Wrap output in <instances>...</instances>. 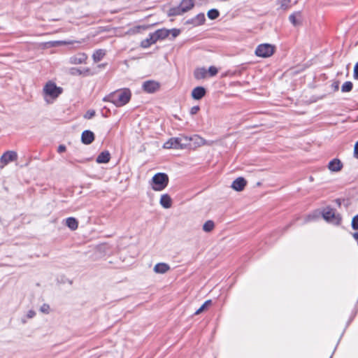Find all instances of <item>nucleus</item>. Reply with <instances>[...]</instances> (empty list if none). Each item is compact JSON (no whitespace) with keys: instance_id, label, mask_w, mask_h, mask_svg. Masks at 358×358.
Instances as JSON below:
<instances>
[{"instance_id":"33","label":"nucleus","mask_w":358,"mask_h":358,"mask_svg":"<svg viewBox=\"0 0 358 358\" xmlns=\"http://www.w3.org/2000/svg\"><path fill=\"white\" fill-rule=\"evenodd\" d=\"M96 114V112L94 110H88L84 115V118L87 120L92 119Z\"/></svg>"},{"instance_id":"22","label":"nucleus","mask_w":358,"mask_h":358,"mask_svg":"<svg viewBox=\"0 0 358 358\" xmlns=\"http://www.w3.org/2000/svg\"><path fill=\"white\" fill-rule=\"evenodd\" d=\"M66 224L71 230H76L78 227V220L73 217H69L66 219Z\"/></svg>"},{"instance_id":"14","label":"nucleus","mask_w":358,"mask_h":358,"mask_svg":"<svg viewBox=\"0 0 358 358\" xmlns=\"http://www.w3.org/2000/svg\"><path fill=\"white\" fill-rule=\"evenodd\" d=\"M343 166V163L337 158L333 159L328 164V169L332 172H338L341 171Z\"/></svg>"},{"instance_id":"36","label":"nucleus","mask_w":358,"mask_h":358,"mask_svg":"<svg viewBox=\"0 0 358 358\" xmlns=\"http://www.w3.org/2000/svg\"><path fill=\"white\" fill-rule=\"evenodd\" d=\"M169 31H170V34H171L172 37L173 38L177 37L180 34V29H176V28L171 29H169Z\"/></svg>"},{"instance_id":"18","label":"nucleus","mask_w":358,"mask_h":358,"mask_svg":"<svg viewBox=\"0 0 358 358\" xmlns=\"http://www.w3.org/2000/svg\"><path fill=\"white\" fill-rule=\"evenodd\" d=\"M159 203L163 208L167 209L171 207L172 199L168 194H164L161 196Z\"/></svg>"},{"instance_id":"12","label":"nucleus","mask_w":358,"mask_h":358,"mask_svg":"<svg viewBox=\"0 0 358 358\" xmlns=\"http://www.w3.org/2000/svg\"><path fill=\"white\" fill-rule=\"evenodd\" d=\"M206 94V90L204 87L197 86L192 90L191 96L194 100H200L205 96Z\"/></svg>"},{"instance_id":"42","label":"nucleus","mask_w":358,"mask_h":358,"mask_svg":"<svg viewBox=\"0 0 358 358\" xmlns=\"http://www.w3.org/2000/svg\"><path fill=\"white\" fill-rule=\"evenodd\" d=\"M66 146L64 145H59L57 148V152L59 153H62L66 151Z\"/></svg>"},{"instance_id":"45","label":"nucleus","mask_w":358,"mask_h":358,"mask_svg":"<svg viewBox=\"0 0 358 358\" xmlns=\"http://www.w3.org/2000/svg\"><path fill=\"white\" fill-rule=\"evenodd\" d=\"M287 8V6L285 3L281 4V8L285 10Z\"/></svg>"},{"instance_id":"20","label":"nucleus","mask_w":358,"mask_h":358,"mask_svg":"<svg viewBox=\"0 0 358 358\" xmlns=\"http://www.w3.org/2000/svg\"><path fill=\"white\" fill-rule=\"evenodd\" d=\"M179 5L182 11L186 13L194 6V0H182Z\"/></svg>"},{"instance_id":"1","label":"nucleus","mask_w":358,"mask_h":358,"mask_svg":"<svg viewBox=\"0 0 358 358\" xmlns=\"http://www.w3.org/2000/svg\"><path fill=\"white\" fill-rule=\"evenodd\" d=\"M131 92L129 89L124 88L110 93L103 98V101L113 103L116 107H122L129 102Z\"/></svg>"},{"instance_id":"48","label":"nucleus","mask_w":358,"mask_h":358,"mask_svg":"<svg viewBox=\"0 0 358 358\" xmlns=\"http://www.w3.org/2000/svg\"><path fill=\"white\" fill-rule=\"evenodd\" d=\"M313 180V177H312V176H310V180Z\"/></svg>"},{"instance_id":"21","label":"nucleus","mask_w":358,"mask_h":358,"mask_svg":"<svg viewBox=\"0 0 358 358\" xmlns=\"http://www.w3.org/2000/svg\"><path fill=\"white\" fill-rule=\"evenodd\" d=\"M170 269V266L166 263H157L154 267V271L157 273H165Z\"/></svg>"},{"instance_id":"17","label":"nucleus","mask_w":358,"mask_h":358,"mask_svg":"<svg viewBox=\"0 0 358 358\" xmlns=\"http://www.w3.org/2000/svg\"><path fill=\"white\" fill-rule=\"evenodd\" d=\"M110 159V152L108 150H104L96 157V162L98 164H106L109 162Z\"/></svg>"},{"instance_id":"32","label":"nucleus","mask_w":358,"mask_h":358,"mask_svg":"<svg viewBox=\"0 0 358 358\" xmlns=\"http://www.w3.org/2000/svg\"><path fill=\"white\" fill-rule=\"evenodd\" d=\"M351 227L354 230H358V214L352 217Z\"/></svg>"},{"instance_id":"29","label":"nucleus","mask_w":358,"mask_h":358,"mask_svg":"<svg viewBox=\"0 0 358 358\" xmlns=\"http://www.w3.org/2000/svg\"><path fill=\"white\" fill-rule=\"evenodd\" d=\"M353 88V84L351 81L345 82L341 86V91L343 92H349L352 91Z\"/></svg>"},{"instance_id":"4","label":"nucleus","mask_w":358,"mask_h":358,"mask_svg":"<svg viewBox=\"0 0 358 358\" xmlns=\"http://www.w3.org/2000/svg\"><path fill=\"white\" fill-rule=\"evenodd\" d=\"M275 47L269 43H262L257 45L255 53L257 57L267 58L273 55Z\"/></svg>"},{"instance_id":"6","label":"nucleus","mask_w":358,"mask_h":358,"mask_svg":"<svg viewBox=\"0 0 358 358\" xmlns=\"http://www.w3.org/2000/svg\"><path fill=\"white\" fill-rule=\"evenodd\" d=\"M17 159V154L15 151H6L0 157V168H3L6 164L14 162Z\"/></svg>"},{"instance_id":"46","label":"nucleus","mask_w":358,"mask_h":358,"mask_svg":"<svg viewBox=\"0 0 358 358\" xmlns=\"http://www.w3.org/2000/svg\"><path fill=\"white\" fill-rule=\"evenodd\" d=\"M103 66H104L103 64L99 65V67H103Z\"/></svg>"},{"instance_id":"7","label":"nucleus","mask_w":358,"mask_h":358,"mask_svg":"<svg viewBox=\"0 0 358 358\" xmlns=\"http://www.w3.org/2000/svg\"><path fill=\"white\" fill-rule=\"evenodd\" d=\"M160 89V83L154 80H149L143 82L142 90L143 92L152 94L157 92Z\"/></svg>"},{"instance_id":"27","label":"nucleus","mask_w":358,"mask_h":358,"mask_svg":"<svg viewBox=\"0 0 358 358\" xmlns=\"http://www.w3.org/2000/svg\"><path fill=\"white\" fill-rule=\"evenodd\" d=\"M207 16L210 20H215L220 16V12L216 8H212L208 11Z\"/></svg>"},{"instance_id":"34","label":"nucleus","mask_w":358,"mask_h":358,"mask_svg":"<svg viewBox=\"0 0 358 358\" xmlns=\"http://www.w3.org/2000/svg\"><path fill=\"white\" fill-rule=\"evenodd\" d=\"M207 73H209L210 76H215L218 73L217 69L214 66H210L207 71Z\"/></svg>"},{"instance_id":"43","label":"nucleus","mask_w":358,"mask_h":358,"mask_svg":"<svg viewBox=\"0 0 358 358\" xmlns=\"http://www.w3.org/2000/svg\"><path fill=\"white\" fill-rule=\"evenodd\" d=\"M35 312L34 310H29L28 313H27V317L29 318H32L34 315H35Z\"/></svg>"},{"instance_id":"13","label":"nucleus","mask_w":358,"mask_h":358,"mask_svg":"<svg viewBox=\"0 0 358 358\" xmlns=\"http://www.w3.org/2000/svg\"><path fill=\"white\" fill-rule=\"evenodd\" d=\"M95 139L94 134L90 130H85L81 134V142L85 145L91 144Z\"/></svg>"},{"instance_id":"2","label":"nucleus","mask_w":358,"mask_h":358,"mask_svg":"<svg viewBox=\"0 0 358 358\" xmlns=\"http://www.w3.org/2000/svg\"><path fill=\"white\" fill-rule=\"evenodd\" d=\"M169 182V176L166 173L159 172L152 176L150 185L154 191L160 192L168 186Z\"/></svg>"},{"instance_id":"5","label":"nucleus","mask_w":358,"mask_h":358,"mask_svg":"<svg viewBox=\"0 0 358 358\" xmlns=\"http://www.w3.org/2000/svg\"><path fill=\"white\" fill-rule=\"evenodd\" d=\"M44 93L52 99L57 98L63 92L61 87H57L52 81H48L43 87Z\"/></svg>"},{"instance_id":"40","label":"nucleus","mask_w":358,"mask_h":358,"mask_svg":"<svg viewBox=\"0 0 358 358\" xmlns=\"http://www.w3.org/2000/svg\"><path fill=\"white\" fill-rule=\"evenodd\" d=\"M353 157L358 159V141L355 143L354 146Z\"/></svg>"},{"instance_id":"41","label":"nucleus","mask_w":358,"mask_h":358,"mask_svg":"<svg viewBox=\"0 0 358 358\" xmlns=\"http://www.w3.org/2000/svg\"><path fill=\"white\" fill-rule=\"evenodd\" d=\"M339 81L338 80H336V81H334L332 84H331V87L332 89L334 90V91H338V89H339Z\"/></svg>"},{"instance_id":"35","label":"nucleus","mask_w":358,"mask_h":358,"mask_svg":"<svg viewBox=\"0 0 358 358\" xmlns=\"http://www.w3.org/2000/svg\"><path fill=\"white\" fill-rule=\"evenodd\" d=\"M94 73L91 71L90 68H84L81 70V75L83 76H93Z\"/></svg>"},{"instance_id":"39","label":"nucleus","mask_w":358,"mask_h":358,"mask_svg":"<svg viewBox=\"0 0 358 358\" xmlns=\"http://www.w3.org/2000/svg\"><path fill=\"white\" fill-rule=\"evenodd\" d=\"M353 77L355 80H358V62L354 66Z\"/></svg>"},{"instance_id":"16","label":"nucleus","mask_w":358,"mask_h":358,"mask_svg":"<svg viewBox=\"0 0 358 358\" xmlns=\"http://www.w3.org/2000/svg\"><path fill=\"white\" fill-rule=\"evenodd\" d=\"M157 41L155 38V36L154 33H150L148 35V38H146L145 39L143 40L141 42V47L143 48H148L151 45L155 43Z\"/></svg>"},{"instance_id":"28","label":"nucleus","mask_w":358,"mask_h":358,"mask_svg":"<svg viewBox=\"0 0 358 358\" xmlns=\"http://www.w3.org/2000/svg\"><path fill=\"white\" fill-rule=\"evenodd\" d=\"M215 227V223L212 220L206 221L203 225V230L206 232H210Z\"/></svg>"},{"instance_id":"8","label":"nucleus","mask_w":358,"mask_h":358,"mask_svg":"<svg viewBox=\"0 0 358 358\" xmlns=\"http://www.w3.org/2000/svg\"><path fill=\"white\" fill-rule=\"evenodd\" d=\"M87 55L85 52H78L69 58L68 62L70 64H86L87 60Z\"/></svg>"},{"instance_id":"19","label":"nucleus","mask_w":358,"mask_h":358,"mask_svg":"<svg viewBox=\"0 0 358 358\" xmlns=\"http://www.w3.org/2000/svg\"><path fill=\"white\" fill-rule=\"evenodd\" d=\"M157 41L165 39L170 34V31L165 28L159 29L153 32Z\"/></svg>"},{"instance_id":"3","label":"nucleus","mask_w":358,"mask_h":358,"mask_svg":"<svg viewBox=\"0 0 358 358\" xmlns=\"http://www.w3.org/2000/svg\"><path fill=\"white\" fill-rule=\"evenodd\" d=\"M322 217L327 222L332 223L335 225H340L342 217L340 214L336 213V210L330 206H327L321 212Z\"/></svg>"},{"instance_id":"30","label":"nucleus","mask_w":358,"mask_h":358,"mask_svg":"<svg viewBox=\"0 0 358 358\" xmlns=\"http://www.w3.org/2000/svg\"><path fill=\"white\" fill-rule=\"evenodd\" d=\"M211 303H212V301L210 299L206 301L201 306V307L195 311L194 315H199V314L201 313Z\"/></svg>"},{"instance_id":"15","label":"nucleus","mask_w":358,"mask_h":358,"mask_svg":"<svg viewBox=\"0 0 358 358\" xmlns=\"http://www.w3.org/2000/svg\"><path fill=\"white\" fill-rule=\"evenodd\" d=\"M290 22L294 26H299L301 24L302 13L301 11H296L289 16Z\"/></svg>"},{"instance_id":"9","label":"nucleus","mask_w":358,"mask_h":358,"mask_svg":"<svg viewBox=\"0 0 358 358\" xmlns=\"http://www.w3.org/2000/svg\"><path fill=\"white\" fill-rule=\"evenodd\" d=\"M206 22V17L204 13H200L194 17L188 19L185 22V24H191L193 27H198L203 25Z\"/></svg>"},{"instance_id":"11","label":"nucleus","mask_w":358,"mask_h":358,"mask_svg":"<svg viewBox=\"0 0 358 358\" xmlns=\"http://www.w3.org/2000/svg\"><path fill=\"white\" fill-rule=\"evenodd\" d=\"M246 185V180L243 177H238L233 181L231 187L233 189L241 192L244 189Z\"/></svg>"},{"instance_id":"49","label":"nucleus","mask_w":358,"mask_h":358,"mask_svg":"<svg viewBox=\"0 0 358 358\" xmlns=\"http://www.w3.org/2000/svg\"><path fill=\"white\" fill-rule=\"evenodd\" d=\"M331 357H332V355L329 358H331Z\"/></svg>"},{"instance_id":"44","label":"nucleus","mask_w":358,"mask_h":358,"mask_svg":"<svg viewBox=\"0 0 358 358\" xmlns=\"http://www.w3.org/2000/svg\"><path fill=\"white\" fill-rule=\"evenodd\" d=\"M352 237H353L356 241H358V231L353 233V234H352Z\"/></svg>"},{"instance_id":"38","label":"nucleus","mask_w":358,"mask_h":358,"mask_svg":"<svg viewBox=\"0 0 358 358\" xmlns=\"http://www.w3.org/2000/svg\"><path fill=\"white\" fill-rule=\"evenodd\" d=\"M200 110V107L199 106H194L190 108L189 113L193 115L196 114Z\"/></svg>"},{"instance_id":"47","label":"nucleus","mask_w":358,"mask_h":358,"mask_svg":"<svg viewBox=\"0 0 358 358\" xmlns=\"http://www.w3.org/2000/svg\"><path fill=\"white\" fill-rule=\"evenodd\" d=\"M352 320V318H351V319L348 321V324L350 322H351V320Z\"/></svg>"},{"instance_id":"37","label":"nucleus","mask_w":358,"mask_h":358,"mask_svg":"<svg viewBox=\"0 0 358 358\" xmlns=\"http://www.w3.org/2000/svg\"><path fill=\"white\" fill-rule=\"evenodd\" d=\"M41 311L42 313H49V310H50V306L47 303H44L43 304V306L41 307Z\"/></svg>"},{"instance_id":"23","label":"nucleus","mask_w":358,"mask_h":358,"mask_svg":"<svg viewBox=\"0 0 358 358\" xmlns=\"http://www.w3.org/2000/svg\"><path fill=\"white\" fill-rule=\"evenodd\" d=\"M206 75L207 70L205 68H197L194 71V76L196 80L203 79Z\"/></svg>"},{"instance_id":"24","label":"nucleus","mask_w":358,"mask_h":358,"mask_svg":"<svg viewBox=\"0 0 358 358\" xmlns=\"http://www.w3.org/2000/svg\"><path fill=\"white\" fill-rule=\"evenodd\" d=\"M106 55V50L103 49H99L94 51L92 55V59L94 62H100Z\"/></svg>"},{"instance_id":"31","label":"nucleus","mask_w":358,"mask_h":358,"mask_svg":"<svg viewBox=\"0 0 358 358\" xmlns=\"http://www.w3.org/2000/svg\"><path fill=\"white\" fill-rule=\"evenodd\" d=\"M68 73L71 76H81V69L76 67H71L69 69Z\"/></svg>"},{"instance_id":"26","label":"nucleus","mask_w":358,"mask_h":358,"mask_svg":"<svg viewBox=\"0 0 358 358\" xmlns=\"http://www.w3.org/2000/svg\"><path fill=\"white\" fill-rule=\"evenodd\" d=\"M320 215H321L320 212L315 210V211L313 212L312 213L308 214L306 217L305 222H308L316 220L320 217Z\"/></svg>"},{"instance_id":"25","label":"nucleus","mask_w":358,"mask_h":358,"mask_svg":"<svg viewBox=\"0 0 358 358\" xmlns=\"http://www.w3.org/2000/svg\"><path fill=\"white\" fill-rule=\"evenodd\" d=\"M185 13L182 8H180V5L176 7L171 8L168 11V15L169 16H177L180 15Z\"/></svg>"},{"instance_id":"10","label":"nucleus","mask_w":358,"mask_h":358,"mask_svg":"<svg viewBox=\"0 0 358 358\" xmlns=\"http://www.w3.org/2000/svg\"><path fill=\"white\" fill-rule=\"evenodd\" d=\"M164 148H174V149H182L185 148L181 143L180 138H171L165 144Z\"/></svg>"}]
</instances>
